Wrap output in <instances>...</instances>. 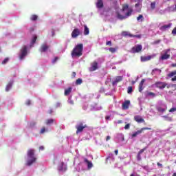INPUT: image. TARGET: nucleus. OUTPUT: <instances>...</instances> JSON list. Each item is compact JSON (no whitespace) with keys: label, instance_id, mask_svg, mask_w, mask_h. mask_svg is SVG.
<instances>
[{"label":"nucleus","instance_id":"1","mask_svg":"<svg viewBox=\"0 0 176 176\" xmlns=\"http://www.w3.org/2000/svg\"><path fill=\"white\" fill-rule=\"evenodd\" d=\"M131 13H133V9L129 8L127 4H124L122 6V9L117 12V17L120 20H124V19L130 17V16H131Z\"/></svg>","mask_w":176,"mask_h":176},{"label":"nucleus","instance_id":"2","mask_svg":"<svg viewBox=\"0 0 176 176\" xmlns=\"http://www.w3.org/2000/svg\"><path fill=\"white\" fill-rule=\"evenodd\" d=\"M26 166H32L36 162V156H35V150L30 149L28 151L27 157L25 158Z\"/></svg>","mask_w":176,"mask_h":176},{"label":"nucleus","instance_id":"3","mask_svg":"<svg viewBox=\"0 0 176 176\" xmlns=\"http://www.w3.org/2000/svg\"><path fill=\"white\" fill-rule=\"evenodd\" d=\"M96 8L98 9V12L101 16H104V17H107V16H109V11L108 10H103L102 11V8H104V1L102 0H97V2L96 3Z\"/></svg>","mask_w":176,"mask_h":176},{"label":"nucleus","instance_id":"4","mask_svg":"<svg viewBox=\"0 0 176 176\" xmlns=\"http://www.w3.org/2000/svg\"><path fill=\"white\" fill-rule=\"evenodd\" d=\"M83 52V44H78L77 45L75 48L72 52V57H80Z\"/></svg>","mask_w":176,"mask_h":176},{"label":"nucleus","instance_id":"5","mask_svg":"<svg viewBox=\"0 0 176 176\" xmlns=\"http://www.w3.org/2000/svg\"><path fill=\"white\" fill-rule=\"evenodd\" d=\"M28 54V51L27 50V46L24 45L21 49V51L19 54V60H24Z\"/></svg>","mask_w":176,"mask_h":176},{"label":"nucleus","instance_id":"6","mask_svg":"<svg viewBox=\"0 0 176 176\" xmlns=\"http://www.w3.org/2000/svg\"><path fill=\"white\" fill-rule=\"evenodd\" d=\"M168 53H170V49L164 50L161 54L160 60H168L170 58V54Z\"/></svg>","mask_w":176,"mask_h":176},{"label":"nucleus","instance_id":"7","mask_svg":"<svg viewBox=\"0 0 176 176\" xmlns=\"http://www.w3.org/2000/svg\"><path fill=\"white\" fill-rule=\"evenodd\" d=\"M144 130H152L151 128H148V127H144L140 129V130L134 132L132 135H131V138H135V137H137V135H140V134H142V133L144 131Z\"/></svg>","mask_w":176,"mask_h":176},{"label":"nucleus","instance_id":"8","mask_svg":"<svg viewBox=\"0 0 176 176\" xmlns=\"http://www.w3.org/2000/svg\"><path fill=\"white\" fill-rule=\"evenodd\" d=\"M87 127V125L84 124L83 123H80L76 126V129H77L76 134H79V133H82L84 129H86Z\"/></svg>","mask_w":176,"mask_h":176},{"label":"nucleus","instance_id":"9","mask_svg":"<svg viewBox=\"0 0 176 176\" xmlns=\"http://www.w3.org/2000/svg\"><path fill=\"white\" fill-rule=\"evenodd\" d=\"M157 109L158 112H165L167 110V105H166L164 103H162L157 107Z\"/></svg>","mask_w":176,"mask_h":176},{"label":"nucleus","instance_id":"10","mask_svg":"<svg viewBox=\"0 0 176 176\" xmlns=\"http://www.w3.org/2000/svg\"><path fill=\"white\" fill-rule=\"evenodd\" d=\"M142 50V45H137L132 48V53H140Z\"/></svg>","mask_w":176,"mask_h":176},{"label":"nucleus","instance_id":"11","mask_svg":"<svg viewBox=\"0 0 176 176\" xmlns=\"http://www.w3.org/2000/svg\"><path fill=\"white\" fill-rule=\"evenodd\" d=\"M58 171H61L64 173V171H67V165L63 162L60 163L58 166Z\"/></svg>","mask_w":176,"mask_h":176},{"label":"nucleus","instance_id":"12","mask_svg":"<svg viewBox=\"0 0 176 176\" xmlns=\"http://www.w3.org/2000/svg\"><path fill=\"white\" fill-rule=\"evenodd\" d=\"M79 35H80V30H79V29L76 28L73 30V32H72V38H78V36H79Z\"/></svg>","mask_w":176,"mask_h":176},{"label":"nucleus","instance_id":"13","mask_svg":"<svg viewBox=\"0 0 176 176\" xmlns=\"http://www.w3.org/2000/svg\"><path fill=\"white\" fill-rule=\"evenodd\" d=\"M123 80V76H119L114 78V80L112 82L113 86H115L119 83V82H122Z\"/></svg>","mask_w":176,"mask_h":176},{"label":"nucleus","instance_id":"14","mask_svg":"<svg viewBox=\"0 0 176 176\" xmlns=\"http://www.w3.org/2000/svg\"><path fill=\"white\" fill-rule=\"evenodd\" d=\"M134 120L138 123H145V120H144V118H142V116H135Z\"/></svg>","mask_w":176,"mask_h":176},{"label":"nucleus","instance_id":"15","mask_svg":"<svg viewBox=\"0 0 176 176\" xmlns=\"http://www.w3.org/2000/svg\"><path fill=\"white\" fill-rule=\"evenodd\" d=\"M98 68V64L97 62H94L91 63V67H89V71L93 72V71H96Z\"/></svg>","mask_w":176,"mask_h":176},{"label":"nucleus","instance_id":"16","mask_svg":"<svg viewBox=\"0 0 176 176\" xmlns=\"http://www.w3.org/2000/svg\"><path fill=\"white\" fill-rule=\"evenodd\" d=\"M171 25H173L172 23H168L167 25H164L160 28V30L161 31H167L169 28H171Z\"/></svg>","mask_w":176,"mask_h":176},{"label":"nucleus","instance_id":"17","mask_svg":"<svg viewBox=\"0 0 176 176\" xmlns=\"http://www.w3.org/2000/svg\"><path fill=\"white\" fill-rule=\"evenodd\" d=\"M49 49V46H47V45L46 44H43L40 48V52L41 53H43L45 52H47V50Z\"/></svg>","mask_w":176,"mask_h":176},{"label":"nucleus","instance_id":"18","mask_svg":"<svg viewBox=\"0 0 176 176\" xmlns=\"http://www.w3.org/2000/svg\"><path fill=\"white\" fill-rule=\"evenodd\" d=\"M129 107H130V100H126L122 104V109H129Z\"/></svg>","mask_w":176,"mask_h":176},{"label":"nucleus","instance_id":"19","mask_svg":"<svg viewBox=\"0 0 176 176\" xmlns=\"http://www.w3.org/2000/svg\"><path fill=\"white\" fill-rule=\"evenodd\" d=\"M84 162L87 163L88 170H90L93 167V162L91 161L87 160V159H85Z\"/></svg>","mask_w":176,"mask_h":176},{"label":"nucleus","instance_id":"20","mask_svg":"<svg viewBox=\"0 0 176 176\" xmlns=\"http://www.w3.org/2000/svg\"><path fill=\"white\" fill-rule=\"evenodd\" d=\"M13 85V80H10L6 87V91H9Z\"/></svg>","mask_w":176,"mask_h":176},{"label":"nucleus","instance_id":"21","mask_svg":"<svg viewBox=\"0 0 176 176\" xmlns=\"http://www.w3.org/2000/svg\"><path fill=\"white\" fill-rule=\"evenodd\" d=\"M145 83V79H142L139 85V91L141 92L144 90V84Z\"/></svg>","mask_w":176,"mask_h":176},{"label":"nucleus","instance_id":"22","mask_svg":"<svg viewBox=\"0 0 176 176\" xmlns=\"http://www.w3.org/2000/svg\"><path fill=\"white\" fill-rule=\"evenodd\" d=\"M157 86L160 89H164V87H166V86H167V84H166V82H158V83H157Z\"/></svg>","mask_w":176,"mask_h":176},{"label":"nucleus","instance_id":"23","mask_svg":"<svg viewBox=\"0 0 176 176\" xmlns=\"http://www.w3.org/2000/svg\"><path fill=\"white\" fill-rule=\"evenodd\" d=\"M117 138L118 140V142L124 141V135H123V134H122V133L118 134Z\"/></svg>","mask_w":176,"mask_h":176},{"label":"nucleus","instance_id":"24","mask_svg":"<svg viewBox=\"0 0 176 176\" xmlns=\"http://www.w3.org/2000/svg\"><path fill=\"white\" fill-rule=\"evenodd\" d=\"M90 34V30H89V28H87V25H84V35H89Z\"/></svg>","mask_w":176,"mask_h":176},{"label":"nucleus","instance_id":"25","mask_svg":"<svg viewBox=\"0 0 176 176\" xmlns=\"http://www.w3.org/2000/svg\"><path fill=\"white\" fill-rule=\"evenodd\" d=\"M72 91V88L69 87L66 89H65V96H69L71 94V92Z\"/></svg>","mask_w":176,"mask_h":176},{"label":"nucleus","instance_id":"26","mask_svg":"<svg viewBox=\"0 0 176 176\" xmlns=\"http://www.w3.org/2000/svg\"><path fill=\"white\" fill-rule=\"evenodd\" d=\"M168 12H176V4L168 8Z\"/></svg>","mask_w":176,"mask_h":176},{"label":"nucleus","instance_id":"27","mask_svg":"<svg viewBox=\"0 0 176 176\" xmlns=\"http://www.w3.org/2000/svg\"><path fill=\"white\" fill-rule=\"evenodd\" d=\"M151 60V56H141V61L145 62V61H149Z\"/></svg>","mask_w":176,"mask_h":176},{"label":"nucleus","instance_id":"28","mask_svg":"<svg viewBox=\"0 0 176 176\" xmlns=\"http://www.w3.org/2000/svg\"><path fill=\"white\" fill-rule=\"evenodd\" d=\"M53 123H54V120H53V119H48L46 120V124H47V125L53 124Z\"/></svg>","mask_w":176,"mask_h":176},{"label":"nucleus","instance_id":"29","mask_svg":"<svg viewBox=\"0 0 176 176\" xmlns=\"http://www.w3.org/2000/svg\"><path fill=\"white\" fill-rule=\"evenodd\" d=\"M176 75V70L171 72L168 74V78H173V76H175Z\"/></svg>","mask_w":176,"mask_h":176},{"label":"nucleus","instance_id":"30","mask_svg":"<svg viewBox=\"0 0 176 176\" xmlns=\"http://www.w3.org/2000/svg\"><path fill=\"white\" fill-rule=\"evenodd\" d=\"M37 38L38 37H36V36H33V38L32 39V41H31V45L30 46H32L34 45V43H35V42H36Z\"/></svg>","mask_w":176,"mask_h":176},{"label":"nucleus","instance_id":"31","mask_svg":"<svg viewBox=\"0 0 176 176\" xmlns=\"http://www.w3.org/2000/svg\"><path fill=\"white\" fill-rule=\"evenodd\" d=\"M137 21L140 22L144 21V16L139 15L138 17H137Z\"/></svg>","mask_w":176,"mask_h":176},{"label":"nucleus","instance_id":"32","mask_svg":"<svg viewBox=\"0 0 176 176\" xmlns=\"http://www.w3.org/2000/svg\"><path fill=\"white\" fill-rule=\"evenodd\" d=\"M72 97H69V98H68V100H67V102H68V104H70V105H74V100H72Z\"/></svg>","mask_w":176,"mask_h":176},{"label":"nucleus","instance_id":"33","mask_svg":"<svg viewBox=\"0 0 176 176\" xmlns=\"http://www.w3.org/2000/svg\"><path fill=\"white\" fill-rule=\"evenodd\" d=\"M49 131L46 129H45V127L42 128L41 131H40V134H44V133H47Z\"/></svg>","mask_w":176,"mask_h":176},{"label":"nucleus","instance_id":"34","mask_svg":"<svg viewBox=\"0 0 176 176\" xmlns=\"http://www.w3.org/2000/svg\"><path fill=\"white\" fill-rule=\"evenodd\" d=\"M122 35L123 36H133V35L130 34L129 32H122Z\"/></svg>","mask_w":176,"mask_h":176},{"label":"nucleus","instance_id":"35","mask_svg":"<svg viewBox=\"0 0 176 176\" xmlns=\"http://www.w3.org/2000/svg\"><path fill=\"white\" fill-rule=\"evenodd\" d=\"M155 8H156V2H152L151 3V8L153 10V9H155Z\"/></svg>","mask_w":176,"mask_h":176},{"label":"nucleus","instance_id":"36","mask_svg":"<svg viewBox=\"0 0 176 176\" xmlns=\"http://www.w3.org/2000/svg\"><path fill=\"white\" fill-rule=\"evenodd\" d=\"M135 8H138V9L136 10H137V12H140V10H141V7H140V3H137V4H135Z\"/></svg>","mask_w":176,"mask_h":176},{"label":"nucleus","instance_id":"37","mask_svg":"<svg viewBox=\"0 0 176 176\" xmlns=\"http://www.w3.org/2000/svg\"><path fill=\"white\" fill-rule=\"evenodd\" d=\"M82 79H80V78H78V79H77L76 80V84H77V85H82Z\"/></svg>","mask_w":176,"mask_h":176},{"label":"nucleus","instance_id":"38","mask_svg":"<svg viewBox=\"0 0 176 176\" xmlns=\"http://www.w3.org/2000/svg\"><path fill=\"white\" fill-rule=\"evenodd\" d=\"M30 19H31V20H32V21H35V20H36L38 19V16L32 15Z\"/></svg>","mask_w":176,"mask_h":176},{"label":"nucleus","instance_id":"39","mask_svg":"<svg viewBox=\"0 0 176 176\" xmlns=\"http://www.w3.org/2000/svg\"><path fill=\"white\" fill-rule=\"evenodd\" d=\"M153 72H157V74H160L162 73V70L159 69H155L153 70Z\"/></svg>","mask_w":176,"mask_h":176},{"label":"nucleus","instance_id":"40","mask_svg":"<svg viewBox=\"0 0 176 176\" xmlns=\"http://www.w3.org/2000/svg\"><path fill=\"white\" fill-rule=\"evenodd\" d=\"M133 92V87H128V91H127V93L128 94H131V93Z\"/></svg>","mask_w":176,"mask_h":176},{"label":"nucleus","instance_id":"41","mask_svg":"<svg viewBox=\"0 0 176 176\" xmlns=\"http://www.w3.org/2000/svg\"><path fill=\"white\" fill-rule=\"evenodd\" d=\"M109 50L111 52V53H115L116 52V48L111 47L109 49Z\"/></svg>","mask_w":176,"mask_h":176},{"label":"nucleus","instance_id":"42","mask_svg":"<svg viewBox=\"0 0 176 176\" xmlns=\"http://www.w3.org/2000/svg\"><path fill=\"white\" fill-rule=\"evenodd\" d=\"M57 61H58V57H55V58L52 60V64H56V63H57Z\"/></svg>","mask_w":176,"mask_h":176},{"label":"nucleus","instance_id":"43","mask_svg":"<svg viewBox=\"0 0 176 176\" xmlns=\"http://www.w3.org/2000/svg\"><path fill=\"white\" fill-rule=\"evenodd\" d=\"M8 61H9V58H6L1 63V64H6V63H8Z\"/></svg>","mask_w":176,"mask_h":176},{"label":"nucleus","instance_id":"44","mask_svg":"<svg viewBox=\"0 0 176 176\" xmlns=\"http://www.w3.org/2000/svg\"><path fill=\"white\" fill-rule=\"evenodd\" d=\"M130 129V124H126L124 126L125 130H129Z\"/></svg>","mask_w":176,"mask_h":176},{"label":"nucleus","instance_id":"45","mask_svg":"<svg viewBox=\"0 0 176 176\" xmlns=\"http://www.w3.org/2000/svg\"><path fill=\"white\" fill-rule=\"evenodd\" d=\"M94 109H96V111H100V110L102 109V108L101 107H97V106H96V107H94Z\"/></svg>","mask_w":176,"mask_h":176},{"label":"nucleus","instance_id":"46","mask_svg":"<svg viewBox=\"0 0 176 176\" xmlns=\"http://www.w3.org/2000/svg\"><path fill=\"white\" fill-rule=\"evenodd\" d=\"M56 108H60V107H61V103L60 102H57L55 104Z\"/></svg>","mask_w":176,"mask_h":176},{"label":"nucleus","instance_id":"47","mask_svg":"<svg viewBox=\"0 0 176 176\" xmlns=\"http://www.w3.org/2000/svg\"><path fill=\"white\" fill-rule=\"evenodd\" d=\"M176 111V108L173 107L169 110V112H175Z\"/></svg>","mask_w":176,"mask_h":176},{"label":"nucleus","instance_id":"48","mask_svg":"<svg viewBox=\"0 0 176 176\" xmlns=\"http://www.w3.org/2000/svg\"><path fill=\"white\" fill-rule=\"evenodd\" d=\"M25 104L26 105H31V100H28L27 101H26V102H25Z\"/></svg>","mask_w":176,"mask_h":176},{"label":"nucleus","instance_id":"49","mask_svg":"<svg viewBox=\"0 0 176 176\" xmlns=\"http://www.w3.org/2000/svg\"><path fill=\"white\" fill-rule=\"evenodd\" d=\"M145 149H146V148H142V150H140V151H139L138 153H140V155H141L142 153H144Z\"/></svg>","mask_w":176,"mask_h":176},{"label":"nucleus","instance_id":"50","mask_svg":"<svg viewBox=\"0 0 176 176\" xmlns=\"http://www.w3.org/2000/svg\"><path fill=\"white\" fill-rule=\"evenodd\" d=\"M138 160H141V154L138 153Z\"/></svg>","mask_w":176,"mask_h":176},{"label":"nucleus","instance_id":"51","mask_svg":"<svg viewBox=\"0 0 176 176\" xmlns=\"http://www.w3.org/2000/svg\"><path fill=\"white\" fill-rule=\"evenodd\" d=\"M172 34H173V35H176V28L172 31Z\"/></svg>","mask_w":176,"mask_h":176},{"label":"nucleus","instance_id":"52","mask_svg":"<svg viewBox=\"0 0 176 176\" xmlns=\"http://www.w3.org/2000/svg\"><path fill=\"white\" fill-rule=\"evenodd\" d=\"M172 82L176 81V76H175L173 78H171Z\"/></svg>","mask_w":176,"mask_h":176},{"label":"nucleus","instance_id":"53","mask_svg":"<svg viewBox=\"0 0 176 176\" xmlns=\"http://www.w3.org/2000/svg\"><path fill=\"white\" fill-rule=\"evenodd\" d=\"M106 45H109V46H111V45H112V43L111 41H107L106 43Z\"/></svg>","mask_w":176,"mask_h":176},{"label":"nucleus","instance_id":"54","mask_svg":"<svg viewBox=\"0 0 176 176\" xmlns=\"http://www.w3.org/2000/svg\"><path fill=\"white\" fill-rule=\"evenodd\" d=\"M109 140H111V136L108 135L106 138V141H109Z\"/></svg>","mask_w":176,"mask_h":176},{"label":"nucleus","instance_id":"55","mask_svg":"<svg viewBox=\"0 0 176 176\" xmlns=\"http://www.w3.org/2000/svg\"><path fill=\"white\" fill-rule=\"evenodd\" d=\"M44 149H45V147H43V146H41L39 147L40 151H43Z\"/></svg>","mask_w":176,"mask_h":176},{"label":"nucleus","instance_id":"56","mask_svg":"<svg viewBox=\"0 0 176 176\" xmlns=\"http://www.w3.org/2000/svg\"><path fill=\"white\" fill-rule=\"evenodd\" d=\"M100 91V93H104V91H105V89H104V88H101Z\"/></svg>","mask_w":176,"mask_h":176},{"label":"nucleus","instance_id":"57","mask_svg":"<svg viewBox=\"0 0 176 176\" xmlns=\"http://www.w3.org/2000/svg\"><path fill=\"white\" fill-rule=\"evenodd\" d=\"M157 166H159V167H163V165L162 164H160V163H159V162H157Z\"/></svg>","mask_w":176,"mask_h":176},{"label":"nucleus","instance_id":"58","mask_svg":"<svg viewBox=\"0 0 176 176\" xmlns=\"http://www.w3.org/2000/svg\"><path fill=\"white\" fill-rule=\"evenodd\" d=\"M72 76H73V78H75V76H76V73L73 72L72 73Z\"/></svg>","mask_w":176,"mask_h":176},{"label":"nucleus","instance_id":"59","mask_svg":"<svg viewBox=\"0 0 176 176\" xmlns=\"http://www.w3.org/2000/svg\"><path fill=\"white\" fill-rule=\"evenodd\" d=\"M148 96H155V94L152 93V92H149L148 93Z\"/></svg>","mask_w":176,"mask_h":176},{"label":"nucleus","instance_id":"60","mask_svg":"<svg viewBox=\"0 0 176 176\" xmlns=\"http://www.w3.org/2000/svg\"><path fill=\"white\" fill-rule=\"evenodd\" d=\"M114 152H115L116 155H117L119 151L118 150H115Z\"/></svg>","mask_w":176,"mask_h":176},{"label":"nucleus","instance_id":"61","mask_svg":"<svg viewBox=\"0 0 176 176\" xmlns=\"http://www.w3.org/2000/svg\"><path fill=\"white\" fill-rule=\"evenodd\" d=\"M171 67H176V63H173L171 65Z\"/></svg>","mask_w":176,"mask_h":176},{"label":"nucleus","instance_id":"62","mask_svg":"<svg viewBox=\"0 0 176 176\" xmlns=\"http://www.w3.org/2000/svg\"><path fill=\"white\" fill-rule=\"evenodd\" d=\"M118 123H119V124L122 123V120H118Z\"/></svg>","mask_w":176,"mask_h":176},{"label":"nucleus","instance_id":"63","mask_svg":"<svg viewBox=\"0 0 176 176\" xmlns=\"http://www.w3.org/2000/svg\"><path fill=\"white\" fill-rule=\"evenodd\" d=\"M131 176H140V175L132 174V175H131Z\"/></svg>","mask_w":176,"mask_h":176},{"label":"nucleus","instance_id":"64","mask_svg":"<svg viewBox=\"0 0 176 176\" xmlns=\"http://www.w3.org/2000/svg\"><path fill=\"white\" fill-rule=\"evenodd\" d=\"M172 87H176V84L172 85Z\"/></svg>","mask_w":176,"mask_h":176}]
</instances>
